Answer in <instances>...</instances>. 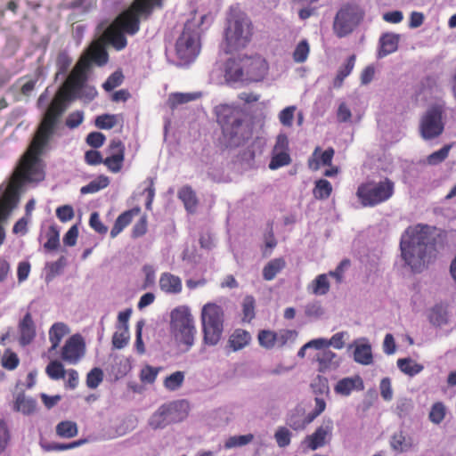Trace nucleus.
<instances>
[{
  "label": "nucleus",
  "instance_id": "obj_60",
  "mask_svg": "<svg viewBox=\"0 0 456 456\" xmlns=\"http://www.w3.org/2000/svg\"><path fill=\"white\" fill-rule=\"evenodd\" d=\"M450 149H451L450 145H444L440 150L430 154L428 157V162L430 165H437V164L443 162L448 157Z\"/></svg>",
  "mask_w": 456,
  "mask_h": 456
},
{
  "label": "nucleus",
  "instance_id": "obj_39",
  "mask_svg": "<svg viewBox=\"0 0 456 456\" xmlns=\"http://www.w3.org/2000/svg\"><path fill=\"white\" fill-rule=\"evenodd\" d=\"M110 183L109 178L104 175L99 176L97 179L93 180L88 184L80 189L82 194L95 193L102 189L106 188Z\"/></svg>",
  "mask_w": 456,
  "mask_h": 456
},
{
  "label": "nucleus",
  "instance_id": "obj_27",
  "mask_svg": "<svg viewBox=\"0 0 456 456\" xmlns=\"http://www.w3.org/2000/svg\"><path fill=\"white\" fill-rule=\"evenodd\" d=\"M12 410L24 415L33 414L37 410V401L24 393H19L13 402Z\"/></svg>",
  "mask_w": 456,
  "mask_h": 456
},
{
  "label": "nucleus",
  "instance_id": "obj_54",
  "mask_svg": "<svg viewBox=\"0 0 456 456\" xmlns=\"http://www.w3.org/2000/svg\"><path fill=\"white\" fill-rule=\"evenodd\" d=\"M124 80V75L121 70L113 72L103 83L102 87L105 91L110 92L119 86Z\"/></svg>",
  "mask_w": 456,
  "mask_h": 456
},
{
  "label": "nucleus",
  "instance_id": "obj_59",
  "mask_svg": "<svg viewBox=\"0 0 456 456\" xmlns=\"http://www.w3.org/2000/svg\"><path fill=\"white\" fill-rule=\"evenodd\" d=\"M159 369L146 365L141 370L140 379L142 383L152 384L157 379Z\"/></svg>",
  "mask_w": 456,
  "mask_h": 456
},
{
  "label": "nucleus",
  "instance_id": "obj_12",
  "mask_svg": "<svg viewBox=\"0 0 456 456\" xmlns=\"http://www.w3.org/2000/svg\"><path fill=\"white\" fill-rule=\"evenodd\" d=\"M187 412L183 402H173L161 405L151 417L150 426L153 429L164 428L167 426L184 419Z\"/></svg>",
  "mask_w": 456,
  "mask_h": 456
},
{
  "label": "nucleus",
  "instance_id": "obj_18",
  "mask_svg": "<svg viewBox=\"0 0 456 456\" xmlns=\"http://www.w3.org/2000/svg\"><path fill=\"white\" fill-rule=\"evenodd\" d=\"M225 78L227 81L239 82L246 80L243 57L229 59L225 64Z\"/></svg>",
  "mask_w": 456,
  "mask_h": 456
},
{
  "label": "nucleus",
  "instance_id": "obj_63",
  "mask_svg": "<svg viewBox=\"0 0 456 456\" xmlns=\"http://www.w3.org/2000/svg\"><path fill=\"white\" fill-rule=\"evenodd\" d=\"M74 216V209L70 205H63L56 208V216L62 223L72 220Z\"/></svg>",
  "mask_w": 456,
  "mask_h": 456
},
{
  "label": "nucleus",
  "instance_id": "obj_3",
  "mask_svg": "<svg viewBox=\"0 0 456 456\" xmlns=\"http://www.w3.org/2000/svg\"><path fill=\"white\" fill-rule=\"evenodd\" d=\"M430 227L422 224L408 227L402 235V257L413 272H421L428 262V252L433 249V246L430 245Z\"/></svg>",
  "mask_w": 456,
  "mask_h": 456
},
{
  "label": "nucleus",
  "instance_id": "obj_9",
  "mask_svg": "<svg viewBox=\"0 0 456 456\" xmlns=\"http://www.w3.org/2000/svg\"><path fill=\"white\" fill-rule=\"evenodd\" d=\"M395 183L389 178L379 183L368 181L361 183L356 196L362 207H375L388 200L394 194Z\"/></svg>",
  "mask_w": 456,
  "mask_h": 456
},
{
  "label": "nucleus",
  "instance_id": "obj_17",
  "mask_svg": "<svg viewBox=\"0 0 456 456\" xmlns=\"http://www.w3.org/2000/svg\"><path fill=\"white\" fill-rule=\"evenodd\" d=\"M363 389L362 379L358 375L343 378L334 387L335 393L343 396H348L354 390L362 391Z\"/></svg>",
  "mask_w": 456,
  "mask_h": 456
},
{
  "label": "nucleus",
  "instance_id": "obj_31",
  "mask_svg": "<svg viewBox=\"0 0 456 456\" xmlns=\"http://www.w3.org/2000/svg\"><path fill=\"white\" fill-rule=\"evenodd\" d=\"M313 420H309V415H305L303 409H296L288 418L287 424L294 430H303Z\"/></svg>",
  "mask_w": 456,
  "mask_h": 456
},
{
  "label": "nucleus",
  "instance_id": "obj_55",
  "mask_svg": "<svg viewBox=\"0 0 456 456\" xmlns=\"http://www.w3.org/2000/svg\"><path fill=\"white\" fill-rule=\"evenodd\" d=\"M309 54V45L306 40L300 41L294 53L293 59L296 62L302 63L306 61Z\"/></svg>",
  "mask_w": 456,
  "mask_h": 456
},
{
  "label": "nucleus",
  "instance_id": "obj_37",
  "mask_svg": "<svg viewBox=\"0 0 456 456\" xmlns=\"http://www.w3.org/2000/svg\"><path fill=\"white\" fill-rule=\"evenodd\" d=\"M332 192V185L326 179H319L315 182L314 188L313 190V194L317 200H326L328 199Z\"/></svg>",
  "mask_w": 456,
  "mask_h": 456
},
{
  "label": "nucleus",
  "instance_id": "obj_16",
  "mask_svg": "<svg viewBox=\"0 0 456 456\" xmlns=\"http://www.w3.org/2000/svg\"><path fill=\"white\" fill-rule=\"evenodd\" d=\"M332 429V420H324L312 435L305 437V442L306 443L307 447L312 451H315L318 448L324 446L331 437Z\"/></svg>",
  "mask_w": 456,
  "mask_h": 456
},
{
  "label": "nucleus",
  "instance_id": "obj_51",
  "mask_svg": "<svg viewBox=\"0 0 456 456\" xmlns=\"http://www.w3.org/2000/svg\"><path fill=\"white\" fill-rule=\"evenodd\" d=\"M184 373L183 371H175L167 376L164 380V386L167 389L174 391L178 389L183 383Z\"/></svg>",
  "mask_w": 456,
  "mask_h": 456
},
{
  "label": "nucleus",
  "instance_id": "obj_32",
  "mask_svg": "<svg viewBox=\"0 0 456 456\" xmlns=\"http://www.w3.org/2000/svg\"><path fill=\"white\" fill-rule=\"evenodd\" d=\"M69 328L62 322L54 323L49 330V339L52 344L50 350H56L61 339L69 333Z\"/></svg>",
  "mask_w": 456,
  "mask_h": 456
},
{
  "label": "nucleus",
  "instance_id": "obj_52",
  "mask_svg": "<svg viewBox=\"0 0 456 456\" xmlns=\"http://www.w3.org/2000/svg\"><path fill=\"white\" fill-rule=\"evenodd\" d=\"M291 159L289 154L287 151H280L272 157L270 163H269V168L272 170L278 169L281 167L287 166L290 164Z\"/></svg>",
  "mask_w": 456,
  "mask_h": 456
},
{
  "label": "nucleus",
  "instance_id": "obj_15",
  "mask_svg": "<svg viewBox=\"0 0 456 456\" xmlns=\"http://www.w3.org/2000/svg\"><path fill=\"white\" fill-rule=\"evenodd\" d=\"M246 80L260 81L268 72L269 65L265 58L260 55L243 56Z\"/></svg>",
  "mask_w": 456,
  "mask_h": 456
},
{
  "label": "nucleus",
  "instance_id": "obj_50",
  "mask_svg": "<svg viewBox=\"0 0 456 456\" xmlns=\"http://www.w3.org/2000/svg\"><path fill=\"white\" fill-rule=\"evenodd\" d=\"M86 442V440H77L68 444H61V443H47V444H41L42 448L45 452H51V451H65L76 448L81 444H83Z\"/></svg>",
  "mask_w": 456,
  "mask_h": 456
},
{
  "label": "nucleus",
  "instance_id": "obj_48",
  "mask_svg": "<svg viewBox=\"0 0 456 456\" xmlns=\"http://www.w3.org/2000/svg\"><path fill=\"white\" fill-rule=\"evenodd\" d=\"M118 124L117 115L102 114L96 117L94 125L100 129H111Z\"/></svg>",
  "mask_w": 456,
  "mask_h": 456
},
{
  "label": "nucleus",
  "instance_id": "obj_62",
  "mask_svg": "<svg viewBox=\"0 0 456 456\" xmlns=\"http://www.w3.org/2000/svg\"><path fill=\"white\" fill-rule=\"evenodd\" d=\"M297 337V332L291 330H281L276 332V346L282 347L289 340H294Z\"/></svg>",
  "mask_w": 456,
  "mask_h": 456
},
{
  "label": "nucleus",
  "instance_id": "obj_40",
  "mask_svg": "<svg viewBox=\"0 0 456 456\" xmlns=\"http://www.w3.org/2000/svg\"><path fill=\"white\" fill-rule=\"evenodd\" d=\"M45 373L47 376L53 380L64 379L66 370L63 364L57 361H51L45 368Z\"/></svg>",
  "mask_w": 456,
  "mask_h": 456
},
{
  "label": "nucleus",
  "instance_id": "obj_36",
  "mask_svg": "<svg viewBox=\"0 0 456 456\" xmlns=\"http://www.w3.org/2000/svg\"><path fill=\"white\" fill-rule=\"evenodd\" d=\"M56 434L62 438H72L77 435V426L70 420L61 421L56 426Z\"/></svg>",
  "mask_w": 456,
  "mask_h": 456
},
{
  "label": "nucleus",
  "instance_id": "obj_13",
  "mask_svg": "<svg viewBox=\"0 0 456 456\" xmlns=\"http://www.w3.org/2000/svg\"><path fill=\"white\" fill-rule=\"evenodd\" d=\"M444 108L435 104L429 107L420 119L419 131L425 140H432L441 135L444 130L443 121Z\"/></svg>",
  "mask_w": 456,
  "mask_h": 456
},
{
  "label": "nucleus",
  "instance_id": "obj_30",
  "mask_svg": "<svg viewBox=\"0 0 456 456\" xmlns=\"http://www.w3.org/2000/svg\"><path fill=\"white\" fill-rule=\"evenodd\" d=\"M251 340V336L247 330L237 329L230 336L228 344L232 351H238L244 348Z\"/></svg>",
  "mask_w": 456,
  "mask_h": 456
},
{
  "label": "nucleus",
  "instance_id": "obj_61",
  "mask_svg": "<svg viewBox=\"0 0 456 456\" xmlns=\"http://www.w3.org/2000/svg\"><path fill=\"white\" fill-rule=\"evenodd\" d=\"M72 59L66 52H60L56 57V66L58 69V73H65L69 68Z\"/></svg>",
  "mask_w": 456,
  "mask_h": 456
},
{
  "label": "nucleus",
  "instance_id": "obj_28",
  "mask_svg": "<svg viewBox=\"0 0 456 456\" xmlns=\"http://www.w3.org/2000/svg\"><path fill=\"white\" fill-rule=\"evenodd\" d=\"M178 198L182 200L187 212L194 213L198 206L195 191L189 185H184L178 191Z\"/></svg>",
  "mask_w": 456,
  "mask_h": 456
},
{
  "label": "nucleus",
  "instance_id": "obj_46",
  "mask_svg": "<svg viewBox=\"0 0 456 456\" xmlns=\"http://www.w3.org/2000/svg\"><path fill=\"white\" fill-rule=\"evenodd\" d=\"M312 292L315 295H325L330 289L327 274H319L312 282Z\"/></svg>",
  "mask_w": 456,
  "mask_h": 456
},
{
  "label": "nucleus",
  "instance_id": "obj_45",
  "mask_svg": "<svg viewBox=\"0 0 456 456\" xmlns=\"http://www.w3.org/2000/svg\"><path fill=\"white\" fill-rule=\"evenodd\" d=\"M47 240L44 244L45 249L55 250L60 246V232L56 226L51 225L46 232Z\"/></svg>",
  "mask_w": 456,
  "mask_h": 456
},
{
  "label": "nucleus",
  "instance_id": "obj_10",
  "mask_svg": "<svg viewBox=\"0 0 456 456\" xmlns=\"http://www.w3.org/2000/svg\"><path fill=\"white\" fill-rule=\"evenodd\" d=\"M200 44L199 34L189 24H185L175 43L177 58L184 64L193 61L199 55Z\"/></svg>",
  "mask_w": 456,
  "mask_h": 456
},
{
  "label": "nucleus",
  "instance_id": "obj_19",
  "mask_svg": "<svg viewBox=\"0 0 456 456\" xmlns=\"http://www.w3.org/2000/svg\"><path fill=\"white\" fill-rule=\"evenodd\" d=\"M335 151L332 147H329L323 152H321V148L318 146L314 149L312 157L308 159V167L314 171L320 169L321 165L331 166L332 159Z\"/></svg>",
  "mask_w": 456,
  "mask_h": 456
},
{
  "label": "nucleus",
  "instance_id": "obj_47",
  "mask_svg": "<svg viewBox=\"0 0 456 456\" xmlns=\"http://www.w3.org/2000/svg\"><path fill=\"white\" fill-rule=\"evenodd\" d=\"M256 301L253 296H246L242 302V321L251 322L255 318Z\"/></svg>",
  "mask_w": 456,
  "mask_h": 456
},
{
  "label": "nucleus",
  "instance_id": "obj_35",
  "mask_svg": "<svg viewBox=\"0 0 456 456\" xmlns=\"http://www.w3.org/2000/svg\"><path fill=\"white\" fill-rule=\"evenodd\" d=\"M429 322L435 326H442L447 323V311L443 305H436L428 314Z\"/></svg>",
  "mask_w": 456,
  "mask_h": 456
},
{
  "label": "nucleus",
  "instance_id": "obj_4",
  "mask_svg": "<svg viewBox=\"0 0 456 456\" xmlns=\"http://www.w3.org/2000/svg\"><path fill=\"white\" fill-rule=\"evenodd\" d=\"M216 116L227 147L241 146L252 137V126L245 120V114L240 108L221 105Z\"/></svg>",
  "mask_w": 456,
  "mask_h": 456
},
{
  "label": "nucleus",
  "instance_id": "obj_57",
  "mask_svg": "<svg viewBox=\"0 0 456 456\" xmlns=\"http://www.w3.org/2000/svg\"><path fill=\"white\" fill-rule=\"evenodd\" d=\"M128 339V329L119 328V330L113 334L112 345L115 348L121 349L127 344Z\"/></svg>",
  "mask_w": 456,
  "mask_h": 456
},
{
  "label": "nucleus",
  "instance_id": "obj_2",
  "mask_svg": "<svg viewBox=\"0 0 456 456\" xmlns=\"http://www.w3.org/2000/svg\"><path fill=\"white\" fill-rule=\"evenodd\" d=\"M44 179V166L22 156L5 191L0 197V245L5 237L2 223L7 220L12 211L17 207L20 200V191L27 183H38Z\"/></svg>",
  "mask_w": 456,
  "mask_h": 456
},
{
  "label": "nucleus",
  "instance_id": "obj_42",
  "mask_svg": "<svg viewBox=\"0 0 456 456\" xmlns=\"http://www.w3.org/2000/svg\"><path fill=\"white\" fill-rule=\"evenodd\" d=\"M411 438H406L403 432L395 433L391 439V446L398 452H405L411 447Z\"/></svg>",
  "mask_w": 456,
  "mask_h": 456
},
{
  "label": "nucleus",
  "instance_id": "obj_21",
  "mask_svg": "<svg viewBox=\"0 0 456 456\" xmlns=\"http://www.w3.org/2000/svg\"><path fill=\"white\" fill-rule=\"evenodd\" d=\"M81 57L88 58L89 69L91 68L92 62H94L98 66H103L109 60V54L104 45L100 42L93 43L86 53Z\"/></svg>",
  "mask_w": 456,
  "mask_h": 456
},
{
  "label": "nucleus",
  "instance_id": "obj_43",
  "mask_svg": "<svg viewBox=\"0 0 456 456\" xmlns=\"http://www.w3.org/2000/svg\"><path fill=\"white\" fill-rule=\"evenodd\" d=\"M125 160V156L122 155V152L119 154H111L106 159H103V163L108 170L111 173H118L122 167Z\"/></svg>",
  "mask_w": 456,
  "mask_h": 456
},
{
  "label": "nucleus",
  "instance_id": "obj_20",
  "mask_svg": "<svg viewBox=\"0 0 456 456\" xmlns=\"http://www.w3.org/2000/svg\"><path fill=\"white\" fill-rule=\"evenodd\" d=\"M126 34L113 23H111L104 31V38L117 51H121L127 45Z\"/></svg>",
  "mask_w": 456,
  "mask_h": 456
},
{
  "label": "nucleus",
  "instance_id": "obj_6",
  "mask_svg": "<svg viewBox=\"0 0 456 456\" xmlns=\"http://www.w3.org/2000/svg\"><path fill=\"white\" fill-rule=\"evenodd\" d=\"M253 25L244 12H231L224 32L226 53L245 48L252 39Z\"/></svg>",
  "mask_w": 456,
  "mask_h": 456
},
{
  "label": "nucleus",
  "instance_id": "obj_49",
  "mask_svg": "<svg viewBox=\"0 0 456 456\" xmlns=\"http://www.w3.org/2000/svg\"><path fill=\"white\" fill-rule=\"evenodd\" d=\"M253 439L254 436L252 434L230 436L224 443V448L232 449L234 447L243 446L251 443Z\"/></svg>",
  "mask_w": 456,
  "mask_h": 456
},
{
  "label": "nucleus",
  "instance_id": "obj_38",
  "mask_svg": "<svg viewBox=\"0 0 456 456\" xmlns=\"http://www.w3.org/2000/svg\"><path fill=\"white\" fill-rule=\"evenodd\" d=\"M397 366L401 371L410 376H414L423 370L421 364L417 363L410 358L398 359Z\"/></svg>",
  "mask_w": 456,
  "mask_h": 456
},
{
  "label": "nucleus",
  "instance_id": "obj_34",
  "mask_svg": "<svg viewBox=\"0 0 456 456\" xmlns=\"http://www.w3.org/2000/svg\"><path fill=\"white\" fill-rule=\"evenodd\" d=\"M354 360L356 362L361 363L362 365L370 364L373 361L370 345H357L354 351Z\"/></svg>",
  "mask_w": 456,
  "mask_h": 456
},
{
  "label": "nucleus",
  "instance_id": "obj_53",
  "mask_svg": "<svg viewBox=\"0 0 456 456\" xmlns=\"http://www.w3.org/2000/svg\"><path fill=\"white\" fill-rule=\"evenodd\" d=\"M311 388L316 395H327L330 391L328 379L318 375L311 383Z\"/></svg>",
  "mask_w": 456,
  "mask_h": 456
},
{
  "label": "nucleus",
  "instance_id": "obj_44",
  "mask_svg": "<svg viewBox=\"0 0 456 456\" xmlns=\"http://www.w3.org/2000/svg\"><path fill=\"white\" fill-rule=\"evenodd\" d=\"M276 332L269 330H260L257 336L259 345L265 349L276 346Z\"/></svg>",
  "mask_w": 456,
  "mask_h": 456
},
{
  "label": "nucleus",
  "instance_id": "obj_14",
  "mask_svg": "<svg viewBox=\"0 0 456 456\" xmlns=\"http://www.w3.org/2000/svg\"><path fill=\"white\" fill-rule=\"evenodd\" d=\"M86 344L79 334L71 336L61 349V359L69 363L76 364L84 356Z\"/></svg>",
  "mask_w": 456,
  "mask_h": 456
},
{
  "label": "nucleus",
  "instance_id": "obj_11",
  "mask_svg": "<svg viewBox=\"0 0 456 456\" xmlns=\"http://www.w3.org/2000/svg\"><path fill=\"white\" fill-rule=\"evenodd\" d=\"M363 18L362 10L354 4H345L337 13L333 29L338 37L350 34Z\"/></svg>",
  "mask_w": 456,
  "mask_h": 456
},
{
  "label": "nucleus",
  "instance_id": "obj_22",
  "mask_svg": "<svg viewBox=\"0 0 456 456\" xmlns=\"http://www.w3.org/2000/svg\"><path fill=\"white\" fill-rule=\"evenodd\" d=\"M20 343L28 345L36 336V328L30 313H27L19 323Z\"/></svg>",
  "mask_w": 456,
  "mask_h": 456
},
{
  "label": "nucleus",
  "instance_id": "obj_29",
  "mask_svg": "<svg viewBox=\"0 0 456 456\" xmlns=\"http://www.w3.org/2000/svg\"><path fill=\"white\" fill-rule=\"evenodd\" d=\"M286 266L283 257L270 260L263 268L262 274L265 281H273L276 275Z\"/></svg>",
  "mask_w": 456,
  "mask_h": 456
},
{
  "label": "nucleus",
  "instance_id": "obj_1",
  "mask_svg": "<svg viewBox=\"0 0 456 456\" xmlns=\"http://www.w3.org/2000/svg\"><path fill=\"white\" fill-rule=\"evenodd\" d=\"M88 58L80 57L63 84L57 91L49 104L44 118L38 126L35 136L23 154L26 159L43 165L40 156L55 132L67 103L75 100L93 101L98 94L94 86L87 84L89 61Z\"/></svg>",
  "mask_w": 456,
  "mask_h": 456
},
{
  "label": "nucleus",
  "instance_id": "obj_25",
  "mask_svg": "<svg viewBox=\"0 0 456 456\" xmlns=\"http://www.w3.org/2000/svg\"><path fill=\"white\" fill-rule=\"evenodd\" d=\"M159 287L167 294H178L183 289L181 279L170 273H163L160 275Z\"/></svg>",
  "mask_w": 456,
  "mask_h": 456
},
{
  "label": "nucleus",
  "instance_id": "obj_58",
  "mask_svg": "<svg viewBox=\"0 0 456 456\" xmlns=\"http://www.w3.org/2000/svg\"><path fill=\"white\" fill-rule=\"evenodd\" d=\"M274 438L280 447H286L290 444L291 433L287 428L280 427L274 434Z\"/></svg>",
  "mask_w": 456,
  "mask_h": 456
},
{
  "label": "nucleus",
  "instance_id": "obj_24",
  "mask_svg": "<svg viewBox=\"0 0 456 456\" xmlns=\"http://www.w3.org/2000/svg\"><path fill=\"white\" fill-rule=\"evenodd\" d=\"M400 37L394 33H385L379 38V50L378 56L383 58L395 53L398 48Z\"/></svg>",
  "mask_w": 456,
  "mask_h": 456
},
{
  "label": "nucleus",
  "instance_id": "obj_26",
  "mask_svg": "<svg viewBox=\"0 0 456 456\" xmlns=\"http://www.w3.org/2000/svg\"><path fill=\"white\" fill-rule=\"evenodd\" d=\"M141 209L139 207L134 208L132 209L126 210L120 214L110 231V237L115 238L118 236L127 225H129L133 220L134 216H137L140 213Z\"/></svg>",
  "mask_w": 456,
  "mask_h": 456
},
{
  "label": "nucleus",
  "instance_id": "obj_41",
  "mask_svg": "<svg viewBox=\"0 0 456 456\" xmlns=\"http://www.w3.org/2000/svg\"><path fill=\"white\" fill-rule=\"evenodd\" d=\"M445 415V405L442 402H436L432 405L430 409L428 419L432 423L439 425L444 419Z\"/></svg>",
  "mask_w": 456,
  "mask_h": 456
},
{
  "label": "nucleus",
  "instance_id": "obj_33",
  "mask_svg": "<svg viewBox=\"0 0 456 456\" xmlns=\"http://www.w3.org/2000/svg\"><path fill=\"white\" fill-rule=\"evenodd\" d=\"M356 57L354 54L348 57L346 62L339 68L338 74L333 80V86L336 88L342 86L345 78L351 74L354 68Z\"/></svg>",
  "mask_w": 456,
  "mask_h": 456
},
{
  "label": "nucleus",
  "instance_id": "obj_8",
  "mask_svg": "<svg viewBox=\"0 0 456 456\" xmlns=\"http://www.w3.org/2000/svg\"><path fill=\"white\" fill-rule=\"evenodd\" d=\"M224 313L222 306L215 303L204 305L200 320L205 345L216 346L221 340L224 331Z\"/></svg>",
  "mask_w": 456,
  "mask_h": 456
},
{
  "label": "nucleus",
  "instance_id": "obj_56",
  "mask_svg": "<svg viewBox=\"0 0 456 456\" xmlns=\"http://www.w3.org/2000/svg\"><path fill=\"white\" fill-rule=\"evenodd\" d=\"M103 379V371L100 368L92 369L86 376V386L89 388H96Z\"/></svg>",
  "mask_w": 456,
  "mask_h": 456
},
{
  "label": "nucleus",
  "instance_id": "obj_7",
  "mask_svg": "<svg viewBox=\"0 0 456 456\" xmlns=\"http://www.w3.org/2000/svg\"><path fill=\"white\" fill-rule=\"evenodd\" d=\"M170 331L175 340L188 351L193 345L197 330L194 318L187 306L182 305L170 314Z\"/></svg>",
  "mask_w": 456,
  "mask_h": 456
},
{
  "label": "nucleus",
  "instance_id": "obj_5",
  "mask_svg": "<svg viewBox=\"0 0 456 456\" xmlns=\"http://www.w3.org/2000/svg\"><path fill=\"white\" fill-rule=\"evenodd\" d=\"M164 0H134L112 23L126 35L134 36L140 29L141 20H148L156 8H163Z\"/></svg>",
  "mask_w": 456,
  "mask_h": 456
},
{
  "label": "nucleus",
  "instance_id": "obj_64",
  "mask_svg": "<svg viewBox=\"0 0 456 456\" xmlns=\"http://www.w3.org/2000/svg\"><path fill=\"white\" fill-rule=\"evenodd\" d=\"M296 110V107L289 106L283 109L279 114L280 122L288 127H290L294 119V112Z\"/></svg>",
  "mask_w": 456,
  "mask_h": 456
},
{
  "label": "nucleus",
  "instance_id": "obj_23",
  "mask_svg": "<svg viewBox=\"0 0 456 456\" xmlns=\"http://www.w3.org/2000/svg\"><path fill=\"white\" fill-rule=\"evenodd\" d=\"M315 359L318 362V371L320 372H325L328 370L336 369L339 365L337 354L329 349H324L317 353Z\"/></svg>",
  "mask_w": 456,
  "mask_h": 456
}]
</instances>
